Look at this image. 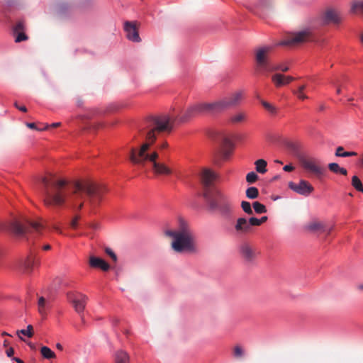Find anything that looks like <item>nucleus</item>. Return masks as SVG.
<instances>
[{
    "mask_svg": "<svg viewBox=\"0 0 363 363\" xmlns=\"http://www.w3.org/2000/svg\"><path fill=\"white\" fill-rule=\"evenodd\" d=\"M45 186L44 203L48 207H60L65 204L74 210L80 211L86 200L93 210L98 206L106 192L104 186L91 181H77L69 183L65 179L43 177Z\"/></svg>",
    "mask_w": 363,
    "mask_h": 363,
    "instance_id": "obj_1",
    "label": "nucleus"
},
{
    "mask_svg": "<svg viewBox=\"0 0 363 363\" xmlns=\"http://www.w3.org/2000/svg\"><path fill=\"white\" fill-rule=\"evenodd\" d=\"M196 104L189 106L181 116L173 117L169 114L152 116L144 123L140 133L145 138L144 143L139 150L131 148L129 155L130 162L141 167H144L147 162H150L152 172L156 176H169L172 170L167 164L158 161L159 155L157 151L148 153L147 150L155 143L157 135L162 132H170L175 125L187 122L191 118L199 115Z\"/></svg>",
    "mask_w": 363,
    "mask_h": 363,
    "instance_id": "obj_2",
    "label": "nucleus"
},
{
    "mask_svg": "<svg viewBox=\"0 0 363 363\" xmlns=\"http://www.w3.org/2000/svg\"><path fill=\"white\" fill-rule=\"evenodd\" d=\"M216 174L210 169H205L201 173V182L203 187V196L211 211H219L227 215L231 211V205L218 190L212 187Z\"/></svg>",
    "mask_w": 363,
    "mask_h": 363,
    "instance_id": "obj_3",
    "label": "nucleus"
},
{
    "mask_svg": "<svg viewBox=\"0 0 363 363\" xmlns=\"http://www.w3.org/2000/svg\"><path fill=\"white\" fill-rule=\"evenodd\" d=\"M165 235L173 239L171 246L176 252L196 253L198 247L194 233L184 221L180 222L177 230H168Z\"/></svg>",
    "mask_w": 363,
    "mask_h": 363,
    "instance_id": "obj_4",
    "label": "nucleus"
},
{
    "mask_svg": "<svg viewBox=\"0 0 363 363\" xmlns=\"http://www.w3.org/2000/svg\"><path fill=\"white\" fill-rule=\"evenodd\" d=\"M213 140L216 145L215 162L218 164L220 160L228 159L232 153L233 145L230 138L224 133H217Z\"/></svg>",
    "mask_w": 363,
    "mask_h": 363,
    "instance_id": "obj_5",
    "label": "nucleus"
},
{
    "mask_svg": "<svg viewBox=\"0 0 363 363\" xmlns=\"http://www.w3.org/2000/svg\"><path fill=\"white\" fill-rule=\"evenodd\" d=\"M8 228L16 235L23 236L32 232L40 233L43 225L38 221L26 220L23 225L19 221L14 220L9 223Z\"/></svg>",
    "mask_w": 363,
    "mask_h": 363,
    "instance_id": "obj_6",
    "label": "nucleus"
},
{
    "mask_svg": "<svg viewBox=\"0 0 363 363\" xmlns=\"http://www.w3.org/2000/svg\"><path fill=\"white\" fill-rule=\"evenodd\" d=\"M299 161L303 169L312 176L318 179L324 176L326 170L318 159L311 157H301Z\"/></svg>",
    "mask_w": 363,
    "mask_h": 363,
    "instance_id": "obj_7",
    "label": "nucleus"
},
{
    "mask_svg": "<svg viewBox=\"0 0 363 363\" xmlns=\"http://www.w3.org/2000/svg\"><path fill=\"white\" fill-rule=\"evenodd\" d=\"M271 47H261L255 50V72L263 73L270 70L269 52Z\"/></svg>",
    "mask_w": 363,
    "mask_h": 363,
    "instance_id": "obj_8",
    "label": "nucleus"
},
{
    "mask_svg": "<svg viewBox=\"0 0 363 363\" xmlns=\"http://www.w3.org/2000/svg\"><path fill=\"white\" fill-rule=\"evenodd\" d=\"M311 39V33L309 30H302L292 35L288 36L284 40H283L279 45H286V46H293L303 43L310 40Z\"/></svg>",
    "mask_w": 363,
    "mask_h": 363,
    "instance_id": "obj_9",
    "label": "nucleus"
},
{
    "mask_svg": "<svg viewBox=\"0 0 363 363\" xmlns=\"http://www.w3.org/2000/svg\"><path fill=\"white\" fill-rule=\"evenodd\" d=\"M67 298L69 301L72 304L74 310L77 313H81L84 311L88 297L82 294H67Z\"/></svg>",
    "mask_w": 363,
    "mask_h": 363,
    "instance_id": "obj_10",
    "label": "nucleus"
},
{
    "mask_svg": "<svg viewBox=\"0 0 363 363\" xmlns=\"http://www.w3.org/2000/svg\"><path fill=\"white\" fill-rule=\"evenodd\" d=\"M289 187L297 194L303 196L309 195L314 190V188L308 182L303 179L301 180L298 184L290 182L289 183Z\"/></svg>",
    "mask_w": 363,
    "mask_h": 363,
    "instance_id": "obj_11",
    "label": "nucleus"
},
{
    "mask_svg": "<svg viewBox=\"0 0 363 363\" xmlns=\"http://www.w3.org/2000/svg\"><path fill=\"white\" fill-rule=\"evenodd\" d=\"M199 114H216L222 112L220 101L196 104Z\"/></svg>",
    "mask_w": 363,
    "mask_h": 363,
    "instance_id": "obj_12",
    "label": "nucleus"
},
{
    "mask_svg": "<svg viewBox=\"0 0 363 363\" xmlns=\"http://www.w3.org/2000/svg\"><path fill=\"white\" fill-rule=\"evenodd\" d=\"M242 92L237 91L230 95V96L219 101L222 111H223L230 107H233L238 105L242 100Z\"/></svg>",
    "mask_w": 363,
    "mask_h": 363,
    "instance_id": "obj_13",
    "label": "nucleus"
},
{
    "mask_svg": "<svg viewBox=\"0 0 363 363\" xmlns=\"http://www.w3.org/2000/svg\"><path fill=\"white\" fill-rule=\"evenodd\" d=\"M124 30L126 33V37L129 40L135 43L141 41L135 21H125L124 23Z\"/></svg>",
    "mask_w": 363,
    "mask_h": 363,
    "instance_id": "obj_14",
    "label": "nucleus"
},
{
    "mask_svg": "<svg viewBox=\"0 0 363 363\" xmlns=\"http://www.w3.org/2000/svg\"><path fill=\"white\" fill-rule=\"evenodd\" d=\"M235 231L238 237L242 238L250 232V220L245 218H238L235 225Z\"/></svg>",
    "mask_w": 363,
    "mask_h": 363,
    "instance_id": "obj_15",
    "label": "nucleus"
},
{
    "mask_svg": "<svg viewBox=\"0 0 363 363\" xmlns=\"http://www.w3.org/2000/svg\"><path fill=\"white\" fill-rule=\"evenodd\" d=\"M39 259L36 256L31 253L26 259L23 261L21 264V268L24 273L29 274L32 272L33 267L39 264Z\"/></svg>",
    "mask_w": 363,
    "mask_h": 363,
    "instance_id": "obj_16",
    "label": "nucleus"
},
{
    "mask_svg": "<svg viewBox=\"0 0 363 363\" xmlns=\"http://www.w3.org/2000/svg\"><path fill=\"white\" fill-rule=\"evenodd\" d=\"M272 80L276 86L279 87L286 85L294 80V78L291 76H285L281 74H275L272 77Z\"/></svg>",
    "mask_w": 363,
    "mask_h": 363,
    "instance_id": "obj_17",
    "label": "nucleus"
},
{
    "mask_svg": "<svg viewBox=\"0 0 363 363\" xmlns=\"http://www.w3.org/2000/svg\"><path fill=\"white\" fill-rule=\"evenodd\" d=\"M89 264L92 267L99 268L105 272L108 271L110 268L109 264L106 262H105L103 259L96 257H90Z\"/></svg>",
    "mask_w": 363,
    "mask_h": 363,
    "instance_id": "obj_18",
    "label": "nucleus"
},
{
    "mask_svg": "<svg viewBox=\"0 0 363 363\" xmlns=\"http://www.w3.org/2000/svg\"><path fill=\"white\" fill-rule=\"evenodd\" d=\"M325 19L328 23H338L340 21L339 13L334 9H328L325 11Z\"/></svg>",
    "mask_w": 363,
    "mask_h": 363,
    "instance_id": "obj_19",
    "label": "nucleus"
},
{
    "mask_svg": "<svg viewBox=\"0 0 363 363\" xmlns=\"http://www.w3.org/2000/svg\"><path fill=\"white\" fill-rule=\"evenodd\" d=\"M350 13L363 15V0H352L350 3Z\"/></svg>",
    "mask_w": 363,
    "mask_h": 363,
    "instance_id": "obj_20",
    "label": "nucleus"
},
{
    "mask_svg": "<svg viewBox=\"0 0 363 363\" xmlns=\"http://www.w3.org/2000/svg\"><path fill=\"white\" fill-rule=\"evenodd\" d=\"M114 363H130V356L124 350L117 351L114 356Z\"/></svg>",
    "mask_w": 363,
    "mask_h": 363,
    "instance_id": "obj_21",
    "label": "nucleus"
},
{
    "mask_svg": "<svg viewBox=\"0 0 363 363\" xmlns=\"http://www.w3.org/2000/svg\"><path fill=\"white\" fill-rule=\"evenodd\" d=\"M255 169L257 173L264 174L267 172V162L264 159H258L255 163Z\"/></svg>",
    "mask_w": 363,
    "mask_h": 363,
    "instance_id": "obj_22",
    "label": "nucleus"
},
{
    "mask_svg": "<svg viewBox=\"0 0 363 363\" xmlns=\"http://www.w3.org/2000/svg\"><path fill=\"white\" fill-rule=\"evenodd\" d=\"M247 117L246 112L238 111L230 117V122L234 124L244 122Z\"/></svg>",
    "mask_w": 363,
    "mask_h": 363,
    "instance_id": "obj_23",
    "label": "nucleus"
},
{
    "mask_svg": "<svg viewBox=\"0 0 363 363\" xmlns=\"http://www.w3.org/2000/svg\"><path fill=\"white\" fill-rule=\"evenodd\" d=\"M240 256L247 262L250 260V245L247 241L242 242L239 249Z\"/></svg>",
    "mask_w": 363,
    "mask_h": 363,
    "instance_id": "obj_24",
    "label": "nucleus"
},
{
    "mask_svg": "<svg viewBox=\"0 0 363 363\" xmlns=\"http://www.w3.org/2000/svg\"><path fill=\"white\" fill-rule=\"evenodd\" d=\"M328 169L333 173L341 174L342 175H347V171L346 169L340 167L337 163L332 162L328 164Z\"/></svg>",
    "mask_w": 363,
    "mask_h": 363,
    "instance_id": "obj_25",
    "label": "nucleus"
},
{
    "mask_svg": "<svg viewBox=\"0 0 363 363\" xmlns=\"http://www.w3.org/2000/svg\"><path fill=\"white\" fill-rule=\"evenodd\" d=\"M246 355L245 350L239 345H235L233 349V356L237 360L242 359Z\"/></svg>",
    "mask_w": 363,
    "mask_h": 363,
    "instance_id": "obj_26",
    "label": "nucleus"
},
{
    "mask_svg": "<svg viewBox=\"0 0 363 363\" xmlns=\"http://www.w3.org/2000/svg\"><path fill=\"white\" fill-rule=\"evenodd\" d=\"M357 153L355 152H345L342 146H339L336 148L335 155L336 157H347L351 156H355Z\"/></svg>",
    "mask_w": 363,
    "mask_h": 363,
    "instance_id": "obj_27",
    "label": "nucleus"
},
{
    "mask_svg": "<svg viewBox=\"0 0 363 363\" xmlns=\"http://www.w3.org/2000/svg\"><path fill=\"white\" fill-rule=\"evenodd\" d=\"M40 353L45 359H50L56 357L55 353L46 346L41 347Z\"/></svg>",
    "mask_w": 363,
    "mask_h": 363,
    "instance_id": "obj_28",
    "label": "nucleus"
},
{
    "mask_svg": "<svg viewBox=\"0 0 363 363\" xmlns=\"http://www.w3.org/2000/svg\"><path fill=\"white\" fill-rule=\"evenodd\" d=\"M17 335H20V334H22L23 335H26L28 337H32L33 336V325H28L27 326V328L26 329H22V330H17L16 332Z\"/></svg>",
    "mask_w": 363,
    "mask_h": 363,
    "instance_id": "obj_29",
    "label": "nucleus"
},
{
    "mask_svg": "<svg viewBox=\"0 0 363 363\" xmlns=\"http://www.w3.org/2000/svg\"><path fill=\"white\" fill-rule=\"evenodd\" d=\"M352 185L358 191L363 190L362 183L357 176H353L352 177Z\"/></svg>",
    "mask_w": 363,
    "mask_h": 363,
    "instance_id": "obj_30",
    "label": "nucleus"
},
{
    "mask_svg": "<svg viewBox=\"0 0 363 363\" xmlns=\"http://www.w3.org/2000/svg\"><path fill=\"white\" fill-rule=\"evenodd\" d=\"M252 206L257 213H264L267 212L265 206L258 201L253 202Z\"/></svg>",
    "mask_w": 363,
    "mask_h": 363,
    "instance_id": "obj_31",
    "label": "nucleus"
},
{
    "mask_svg": "<svg viewBox=\"0 0 363 363\" xmlns=\"http://www.w3.org/2000/svg\"><path fill=\"white\" fill-rule=\"evenodd\" d=\"M38 311L43 315L45 314L46 301L43 297H40L38 302Z\"/></svg>",
    "mask_w": 363,
    "mask_h": 363,
    "instance_id": "obj_32",
    "label": "nucleus"
},
{
    "mask_svg": "<svg viewBox=\"0 0 363 363\" xmlns=\"http://www.w3.org/2000/svg\"><path fill=\"white\" fill-rule=\"evenodd\" d=\"M305 89H306V85L305 84L301 85V86H298L297 91H294L293 93L295 95H296L299 99L304 100L308 98L306 94H304L303 92Z\"/></svg>",
    "mask_w": 363,
    "mask_h": 363,
    "instance_id": "obj_33",
    "label": "nucleus"
},
{
    "mask_svg": "<svg viewBox=\"0 0 363 363\" xmlns=\"http://www.w3.org/2000/svg\"><path fill=\"white\" fill-rule=\"evenodd\" d=\"M268 218L267 216H262L261 218H257L255 217H251V226H259L263 223L266 222Z\"/></svg>",
    "mask_w": 363,
    "mask_h": 363,
    "instance_id": "obj_34",
    "label": "nucleus"
},
{
    "mask_svg": "<svg viewBox=\"0 0 363 363\" xmlns=\"http://www.w3.org/2000/svg\"><path fill=\"white\" fill-rule=\"evenodd\" d=\"M13 33L23 32L25 30V23L23 21H18L13 27Z\"/></svg>",
    "mask_w": 363,
    "mask_h": 363,
    "instance_id": "obj_35",
    "label": "nucleus"
},
{
    "mask_svg": "<svg viewBox=\"0 0 363 363\" xmlns=\"http://www.w3.org/2000/svg\"><path fill=\"white\" fill-rule=\"evenodd\" d=\"M262 106H264V108L268 112H269L272 114H275L276 113L277 108L272 104H269V102H267V101H262Z\"/></svg>",
    "mask_w": 363,
    "mask_h": 363,
    "instance_id": "obj_36",
    "label": "nucleus"
},
{
    "mask_svg": "<svg viewBox=\"0 0 363 363\" xmlns=\"http://www.w3.org/2000/svg\"><path fill=\"white\" fill-rule=\"evenodd\" d=\"M324 224L320 222H313L309 224L308 228L311 230H321L323 229Z\"/></svg>",
    "mask_w": 363,
    "mask_h": 363,
    "instance_id": "obj_37",
    "label": "nucleus"
},
{
    "mask_svg": "<svg viewBox=\"0 0 363 363\" xmlns=\"http://www.w3.org/2000/svg\"><path fill=\"white\" fill-rule=\"evenodd\" d=\"M16 36L15 39L16 43H20L21 41L26 40L28 39V36L25 34L24 31L16 33Z\"/></svg>",
    "mask_w": 363,
    "mask_h": 363,
    "instance_id": "obj_38",
    "label": "nucleus"
},
{
    "mask_svg": "<svg viewBox=\"0 0 363 363\" xmlns=\"http://www.w3.org/2000/svg\"><path fill=\"white\" fill-rule=\"evenodd\" d=\"M289 69V67L282 65H277V66L274 67L273 68L270 69L269 71L280 70L282 72H287Z\"/></svg>",
    "mask_w": 363,
    "mask_h": 363,
    "instance_id": "obj_39",
    "label": "nucleus"
},
{
    "mask_svg": "<svg viewBox=\"0 0 363 363\" xmlns=\"http://www.w3.org/2000/svg\"><path fill=\"white\" fill-rule=\"evenodd\" d=\"M106 253L111 257V258L116 262L117 260V257L116 254L113 252V251L110 248H106L105 250Z\"/></svg>",
    "mask_w": 363,
    "mask_h": 363,
    "instance_id": "obj_40",
    "label": "nucleus"
},
{
    "mask_svg": "<svg viewBox=\"0 0 363 363\" xmlns=\"http://www.w3.org/2000/svg\"><path fill=\"white\" fill-rule=\"evenodd\" d=\"M80 217L79 216H76L71 221L70 226L73 229H76L78 225V220H79Z\"/></svg>",
    "mask_w": 363,
    "mask_h": 363,
    "instance_id": "obj_41",
    "label": "nucleus"
},
{
    "mask_svg": "<svg viewBox=\"0 0 363 363\" xmlns=\"http://www.w3.org/2000/svg\"><path fill=\"white\" fill-rule=\"evenodd\" d=\"M241 206H242L243 211L246 213L250 214V202L242 201Z\"/></svg>",
    "mask_w": 363,
    "mask_h": 363,
    "instance_id": "obj_42",
    "label": "nucleus"
},
{
    "mask_svg": "<svg viewBox=\"0 0 363 363\" xmlns=\"http://www.w3.org/2000/svg\"><path fill=\"white\" fill-rule=\"evenodd\" d=\"M258 194V189L256 187L251 186V199H256Z\"/></svg>",
    "mask_w": 363,
    "mask_h": 363,
    "instance_id": "obj_43",
    "label": "nucleus"
},
{
    "mask_svg": "<svg viewBox=\"0 0 363 363\" xmlns=\"http://www.w3.org/2000/svg\"><path fill=\"white\" fill-rule=\"evenodd\" d=\"M257 174V172H251V184L256 182L259 179Z\"/></svg>",
    "mask_w": 363,
    "mask_h": 363,
    "instance_id": "obj_44",
    "label": "nucleus"
},
{
    "mask_svg": "<svg viewBox=\"0 0 363 363\" xmlns=\"http://www.w3.org/2000/svg\"><path fill=\"white\" fill-rule=\"evenodd\" d=\"M61 123H53L50 125V127L52 128H57L59 126H60ZM50 127L49 125H45L44 128H40V130H47L48 128Z\"/></svg>",
    "mask_w": 363,
    "mask_h": 363,
    "instance_id": "obj_45",
    "label": "nucleus"
},
{
    "mask_svg": "<svg viewBox=\"0 0 363 363\" xmlns=\"http://www.w3.org/2000/svg\"><path fill=\"white\" fill-rule=\"evenodd\" d=\"M88 226L94 230H96L100 228V225L98 223H91L88 224Z\"/></svg>",
    "mask_w": 363,
    "mask_h": 363,
    "instance_id": "obj_46",
    "label": "nucleus"
},
{
    "mask_svg": "<svg viewBox=\"0 0 363 363\" xmlns=\"http://www.w3.org/2000/svg\"><path fill=\"white\" fill-rule=\"evenodd\" d=\"M6 354L8 357H11V356H13V354H14V350L13 347H9L6 352Z\"/></svg>",
    "mask_w": 363,
    "mask_h": 363,
    "instance_id": "obj_47",
    "label": "nucleus"
},
{
    "mask_svg": "<svg viewBox=\"0 0 363 363\" xmlns=\"http://www.w3.org/2000/svg\"><path fill=\"white\" fill-rule=\"evenodd\" d=\"M294 167L290 164L285 165L283 168V169L286 172H291L292 170H294Z\"/></svg>",
    "mask_w": 363,
    "mask_h": 363,
    "instance_id": "obj_48",
    "label": "nucleus"
},
{
    "mask_svg": "<svg viewBox=\"0 0 363 363\" xmlns=\"http://www.w3.org/2000/svg\"><path fill=\"white\" fill-rule=\"evenodd\" d=\"M26 125H27L28 128H31V129H35V130H40V129H38V128H36L35 123H28L26 124Z\"/></svg>",
    "mask_w": 363,
    "mask_h": 363,
    "instance_id": "obj_49",
    "label": "nucleus"
},
{
    "mask_svg": "<svg viewBox=\"0 0 363 363\" xmlns=\"http://www.w3.org/2000/svg\"><path fill=\"white\" fill-rule=\"evenodd\" d=\"M15 106H16V107L18 110H20V111H23V112H26V111H27V108H26V106H18L17 105V104H15Z\"/></svg>",
    "mask_w": 363,
    "mask_h": 363,
    "instance_id": "obj_50",
    "label": "nucleus"
},
{
    "mask_svg": "<svg viewBox=\"0 0 363 363\" xmlns=\"http://www.w3.org/2000/svg\"><path fill=\"white\" fill-rule=\"evenodd\" d=\"M332 230V228H327L323 225V229H322L323 233H326L327 234H330Z\"/></svg>",
    "mask_w": 363,
    "mask_h": 363,
    "instance_id": "obj_51",
    "label": "nucleus"
},
{
    "mask_svg": "<svg viewBox=\"0 0 363 363\" xmlns=\"http://www.w3.org/2000/svg\"><path fill=\"white\" fill-rule=\"evenodd\" d=\"M28 345L30 347V348L31 350H36V346H35V344H33V343H32V342H28Z\"/></svg>",
    "mask_w": 363,
    "mask_h": 363,
    "instance_id": "obj_52",
    "label": "nucleus"
},
{
    "mask_svg": "<svg viewBox=\"0 0 363 363\" xmlns=\"http://www.w3.org/2000/svg\"><path fill=\"white\" fill-rule=\"evenodd\" d=\"M167 147V143H163L162 144H161L160 145L158 146V148L160 150H162V149L166 148Z\"/></svg>",
    "mask_w": 363,
    "mask_h": 363,
    "instance_id": "obj_53",
    "label": "nucleus"
},
{
    "mask_svg": "<svg viewBox=\"0 0 363 363\" xmlns=\"http://www.w3.org/2000/svg\"><path fill=\"white\" fill-rule=\"evenodd\" d=\"M357 289L360 291H363V284H360L357 286Z\"/></svg>",
    "mask_w": 363,
    "mask_h": 363,
    "instance_id": "obj_54",
    "label": "nucleus"
},
{
    "mask_svg": "<svg viewBox=\"0 0 363 363\" xmlns=\"http://www.w3.org/2000/svg\"><path fill=\"white\" fill-rule=\"evenodd\" d=\"M245 194H246V196H247L248 199H250V187H248V188L246 189Z\"/></svg>",
    "mask_w": 363,
    "mask_h": 363,
    "instance_id": "obj_55",
    "label": "nucleus"
},
{
    "mask_svg": "<svg viewBox=\"0 0 363 363\" xmlns=\"http://www.w3.org/2000/svg\"><path fill=\"white\" fill-rule=\"evenodd\" d=\"M51 249V246L50 245H46L43 247V250H48Z\"/></svg>",
    "mask_w": 363,
    "mask_h": 363,
    "instance_id": "obj_56",
    "label": "nucleus"
},
{
    "mask_svg": "<svg viewBox=\"0 0 363 363\" xmlns=\"http://www.w3.org/2000/svg\"><path fill=\"white\" fill-rule=\"evenodd\" d=\"M13 359L17 362V363H24L23 361H22L21 359H18V358H13Z\"/></svg>",
    "mask_w": 363,
    "mask_h": 363,
    "instance_id": "obj_57",
    "label": "nucleus"
},
{
    "mask_svg": "<svg viewBox=\"0 0 363 363\" xmlns=\"http://www.w3.org/2000/svg\"><path fill=\"white\" fill-rule=\"evenodd\" d=\"M56 347H57V349H59V350H62L63 349V347H62V345H61V344H60V343H57V344L56 345Z\"/></svg>",
    "mask_w": 363,
    "mask_h": 363,
    "instance_id": "obj_58",
    "label": "nucleus"
},
{
    "mask_svg": "<svg viewBox=\"0 0 363 363\" xmlns=\"http://www.w3.org/2000/svg\"><path fill=\"white\" fill-rule=\"evenodd\" d=\"M250 172H249L246 175V181H247V182L250 183Z\"/></svg>",
    "mask_w": 363,
    "mask_h": 363,
    "instance_id": "obj_59",
    "label": "nucleus"
},
{
    "mask_svg": "<svg viewBox=\"0 0 363 363\" xmlns=\"http://www.w3.org/2000/svg\"><path fill=\"white\" fill-rule=\"evenodd\" d=\"M8 345H9V342H8V340H5L4 341V346L7 347Z\"/></svg>",
    "mask_w": 363,
    "mask_h": 363,
    "instance_id": "obj_60",
    "label": "nucleus"
},
{
    "mask_svg": "<svg viewBox=\"0 0 363 363\" xmlns=\"http://www.w3.org/2000/svg\"><path fill=\"white\" fill-rule=\"evenodd\" d=\"M2 336H10V335L9 333H7L6 332H3L2 334H1Z\"/></svg>",
    "mask_w": 363,
    "mask_h": 363,
    "instance_id": "obj_61",
    "label": "nucleus"
},
{
    "mask_svg": "<svg viewBox=\"0 0 363 363\" xmlns=\"http://www.w3.org/2000/svg\"><path fill=\"white\" fill-rule=\"evenodd\" d=\"M279 178V175H277V176H275V177H273L272 181L277 180V179H278Z\"/></svg>",
    "mask_w": 363,
    "mask_h": 363,
    "instance_id": "obj_62",
    "label": "nucleus"
},
{
    "mask_svg": "<svg viewBox=\"0 0 363 363\" xmlns=\"http://www.w3.org/2000/svg\"><path fill=\"white\" fill-rule=\"evenodd\" d=\"M336 92H337V94H340L341 93V89H340V88H339V87H338V88L337 89Z\"/></svg>",
    "mask_w": 363,
    "mask_h": 363,
    "instance_id": "obj_63",
    "label": "nucleus"
},
{
    "mask_svg": "<svg viewBox=\"0 0 363 363\" xmlns=\"http://www.w3.org/2000/svg\"><path fill=\"white\" fill-rule=\"evenodd\" d=\"M361 41L363 43V33L361 35Z\"/></svg>",
    "mask_w": 363,
    "mask_h": 363,
    "instance_id": "obj_64",
    "label": "nucleus"
}]
</instances>
